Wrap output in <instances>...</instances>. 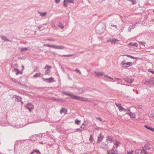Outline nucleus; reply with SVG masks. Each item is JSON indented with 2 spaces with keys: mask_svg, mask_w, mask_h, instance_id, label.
<instances>
[{
  "mask_svg": "<svg viewBox=\"0 0 154 154\" xmlns=\"http://www.w3.org/2000/svg\"><path fill=\"white\" fill-rule=\"evenodd\" d=\"M63 94L67 96H71V97L70 98H73L75 100L84 101H87L88 100V99L86 98L80 97L79 96L72 94L70 93H68L65 92H63Z\"/></svg>",
  "mask_w": 154,
  "mask_h": 154,
  "instance_id": "obj_1",
  "label": "nucleus"
},
{
  "mask_svg": "<svg viewBox=\"0 0 154 154\" xmlns=\"http://www.w3.org/2000/svg\"><path fill=\"white\" fill-rule=\"evenodd\" d=\"M121 64L124 68H126L131 66L132 65V63L131 62L125 63V60H124L122 62Z\"/></svg>",
  "mask_w": 154,
  "mask_h": 154,
  "instance_id": "obj_2",
  "label": "nucleus"
},
{
  "mask_svg": "<svg viewBox=\"0 0 154 154\" xmlns=\"http://www.w3.org/2000/svg\"><path fill=\"white\" fill-rule=\"evenodd\" d=\"M144 84L149 85L150 86H152L154 85V80H150L146 81L144 82Z\"/></svg>",
  "mask_w": 154,
  "mask_h": 154,
  "instance_id": "obj_3",
  "label": "nucleus"
},
{
  "mask_svg": "<svg viewBox=\"0 0 154 154\" xmlns=\"http://www.w3.org/2000/svg\"><path fill=\"white\" fill-rule=\"evenodd\" d=\"M104 137L103 135L102 134V133H100L99 136L98 137L97 140V142L98 143H100L103 140Z\"/></svg>",
  "mask_w": 154,
  "mask_h": 154,
  "instance_id": "obj_4",
  "label": "nucleus"
},
{
  "mask_svg": "<svg viewBox=\"0 0 154 154\" xmlns=\"http://www.w3.org/2000/svg\"><path fill=\"white\" fill-rule=\"evenodd\" d=\"M25 107L26 108L28 109L30 111H31V110L33 109V105L30 103H29L26 105L25 106Z\"/></svg>",
  "mask_w": 154,
  "mask_h": 154,
  "instance_id": "obj_5",
  "label": "nucleus"
},
{
  "mask_svg": "<svg viewBox=\"0 0 154 154\" xmlns=\"http://www.w3.org/2000/svg\"><path fill=\"white\" fill-rule=\"evenodd\" d=\"M65 48V47L63 45H54V48L56 49L63 50Z\"/></svg>",
  "mask_w": 154,
  "mask_h": 154,
  "instance_id": "obj_6",
  "label": "nucleus"
},
{
  "mask_svg": "<svg viewBox=\"0 0 154 154\" xmlns=\"http://www.w3.org/2000/svg\"><path fill=\"white\" fill-rule=\"evenodd\" d=\"M143 149L142 150L140 149H136L135 151V153L137 154H143Z\"/></svg>",
  "mask_w": 154,
  "mask_h": 154,
  "instance_id": "obj_7",
  "label": "nucleus"
},
{
  "mask_svg": "<svg viewBox=\"0 0 154 154\" xmlns=\"http://www.w3.org/2000/svg\"><path fill=\"white\" fill-rule=\"evenodd\" d=\"M13 97L17 99V100L18 102H21L22 103L23 102L21 101L22 97L17 95H14Z\"/></svg>",
  "mask_w": 154,
  "mask_h": 154,
  "instance_id": "obj_8",
  "label": "nucleus"
},
{
  "mask_svg": "<svg viewBox=\"0 0 154 154\" xmlns=\"http://www.w3.org/2000/svg\"><path fill=\"white\" fill-rule=\"evenodd\" d=\"M0 37L3 40H4L5 41H8L10 42H11V41L7 38V37L6 36H4L3 35H1L0 36Z\"/></svg>",
  "mask_w": 154,
  "mask_h": 154,
  "instance_id": "obj_9",
  "label": "nucleus"
},
{
  "mask_svg": "<svg viewBox=\"0 0 154 154\" xmlns=\"http://www.w3.org/2000/svg\"><path fill=\"white\" fill-rule=\"evenodd\" d=\"M54 78L53 77H51L49 78H46L44 79V80L45 82H48L49 83L53 81V80Z\"/></svg>",
  "mask_w": 154,
  "mask_h": 154,
  "instance_id": "obj_10",
  "label": "nucleus"
},
{
  "mask_svg": "<svg viewBox=\"0 0 154 154\" xmlns=\"http://www.w3.org/2000/svg\"><path fill=\"white\" fill-rule=\"evenodd\" d=\"M124 80L126 82L130 83H132L134 81V79L128 78H125Z\"/></svg>",
  "mask_w": 154,
  "mask_h": 154,
  "instance_id": "obj_11",
  "label": "nucleus"
},
{
  "mask_svg": "<svg viewBox=\"0 0 154 154\" xmlns=\"http://www.w3.org/2000/svg\"><path fill=\"white\" fill-rule=\"evenodd\" d=\"M101 147L103 149H107L108 147V146L107 144L102 143L101 144Z\"/></svg>",
  "mask_w": 154,
  "mask_h": 154,
  "instance_id": "obj_12",
  "label": "nucleus"
},
{
  "mask_svg": "<svg viewBox=\"0 0 154 154\" xmlns=\"http://www.w3.org/2000/svg\"><path fill=\"white\" fill-rule=\"evenodd\" d=\"M106 141H110V143H112L113 141V137L111 136H108L106 137Z\"/></svg>",
  "mask_w": 154,
  "mask_h": 154,
  "instance_id": "obj_13",
  "label": "nucleus"
},
{
  "mask_svg": "<svg viewBox=\"0 0 154 154\" xmlns=\"http://www.w3.org/2000/svg\"><path fill=\"white\" fill-rule=\"evenodd\" d=\"M112 154H118V152L115 148L114 146L111 150Z\"/></svg>",
  "mask_w": 154,
  "mask_h": 154,
  "instance_id": "obj_14",
  "label": "nucleus"
},
{
  "mask_svg": "<svg viewBox=\"0 0 154 154\" xmlns=\"http://www.w3.org/2000/svg\"><path fill=\"white\" fill-rule=\"evenodd\" d=\"M25 125H19L17 124H16L13 125V126L14 128H22Z\"/></svg>",
  "mask_w": 154,
  "mask_h": 154,
  "instance_id": "obj_15",
  "label": "nucleus"
},
{
  "mask_svg": "<svg viewBox=\"0 0 154 154\" xmlns=\"http://www.w3.org/2000/svg\"><path fill=\"white\" fill-rule=\"evenodd\" d=\"M13 72H15L16 75H18L19 74L21 73L20 71H19L18 69L16 68L14 69L13 70Z\"/></svg>",
  "mask_w": 154,
  "mask_h": 154,
  "instance_id": "obj_16",
  "label": "nucleus"
},
{
  "mask_svg": "<svg viewBox=\"0 0 154 154\" xmlns=\"http://www.w3.org/2000/svg\"><path fill=\"white\" fill-rule=\"evenodd\" d=\"M144 127L147 129L154 132V128H152L150 126H148L147 125H144Z\"/></svg>",
  "mask_w": 154,
  "mask_h": 154,
  "instance_id": "obj_17",
  "label": "nucleus"
},
{
  "mask_svg": "<svg viewBox=\"0 0 154 154\" xmlns=\"http://www.w3.org/2000/svg\"><path fill=\"white\" fill-rule=\"evenodd\" d=\"M95 75L97 76H102L103 75V72H94Z\"/></svg>",
  "mask_w": 154,
  "mask_h": 154,
  "instance_id": "obj_18",
  "label": "nucleus"
},
{
  "mask_svg": "<svg viewBox=\"0 0 154 154\" xmlns=\"http://www.w3.org/2000/svg\"><path fill=\"white\" fill-rule=\"evenodd\" d=\"M124 55L126 56L127 57H130V58H131L132 59H138V58L137 57H134L133 56H131V55H125V54Z\"/></svg>",
  "mask_w": 154,
  "mask_h": 154,
  "instance_id": "obj_19",
  "label": "nucleus"
},
{
  "mask_svg": "<svg viewBox=\"0 0 154 154\" xmlns=\"http://www.w3.org/2000/svg\"><path fill=\"white\" fill-rule=\"evenodd\" d=\"M129 45L132 46H134L136 47H137L138 46V44L136 42L134 43L133 42H130L129 43Z\"/></svg>",
  "mask_w": 154,
  "mask_h": 154,
  "instance_id": "obj_20",
  "label": "nucleus"
},
{
  "mask_svg": "<svg viewBox=\"0 0 154 154\" xmlns=\"http://www.w3.org/2000/svg\"><path fill=\"white\" fill-rule=\"evenodd\" d=\"M118 41V40H117L116 38H113L111 41V42L112 44H115L116 43V42Z\"/></svg>",
  "mask_w": 154,
  "mask_h": 154,
  "instance_id": "obj_21",
  "label": "nucleus"
},
{
  "mask_svg": "<svg viewBox=\"0 0 154 154\" xmlns=\"http://www.w3.org/2000/svg\"><path fill=\"white\" fill-rule=\"evenodd\" d=\"M69 3L67 2L66 0H64L63 1V4L64 6L65 7H67L68 6V4Z\"/></svg>",
  "mask_w": 154,
  "mask_h": 154,
  "instance_id": "obj_22",
  "label": "nucleus"
},
{
  "mask_svg": "<svg viewBox=\"0 0 154 154\" xmlns=\"http://www.w3.org/2000/svg\"><path fill=\"white\" fill-rule=\"evenodd\" d=\"M39 14L42 17H45L46 16L47 14L46 12H39Z\"/></svg>",
  "mask_w": 154,
  "mask_h": 154,
  "instance_id": "obj_23",
  "label": "nucleus"
},
{
  "mask_svg": "<svg viewBox=\"0 0 154 154\" xmlns=\"http://www.w3.org/2000/svg\"><path fill=\"white\" fill-rule=\"evenodd\" d=\"M41 75V73H36L34 75L33 77L35 78H36L37 77H40V75Z\"/></svg>",
  "mask_w": 154,
  "mask_h": 154,
  "instance_id": "obj_24",
  "label": "nucleus"
},
{
  "mask_svg": "<svg viewBox=\"0 0 154 154\" xmlns=\"http://www.w3.org/2000/svg\"><path fill=\"white\" fill-rule=\"evenodd\" d=\"M45 46L48 47L50 48H54V45H50L48 44H44Z\"/></svg>",
  "mask_w": 154,
  "mask_h": 154,
  "instance_id": "obj_25",
  "label": "nucleus"
},
{
  "mask_svg": "<svg viewBox=\"0 0 154 154\" xmlns=\"http://www.w3.org/2000/svg\"><path fill=\"white\" fill-rule=\"evenodd\" d=\"M137 24V23H136L135 24H134L130 25L129 26V28H130V29H134L135 28V26H136V25Z\"/></svg>",
  "mask_w": 154,
  "mask_h": 154,
  "instance_id": "obj_26",
  "label": "nucleus"
},
{
  "mask_svg": "<svg viewBox=\"0 0 154 154\" xmlns=\"http://www.w3.org/2000/svg\"><path fill=\"white\" fill-rule=\"evenodd\" d=\"M58 26L61 29H62L64 27V26L63 25L62 23L60 22H59L58 24Z\"/></svg>",
  "mask_w": 154,
  "mask_h": 154,
  "instance_id": "obj_27",
  "label": "nucleus"
},
{
  "mask_svg": "<svg viewBox=\"0 0 154 154\" xmlns=\"http://www.w3.org/2000/svg\"><path fill=\"white\" fill-rule=\"evenodd\" d=\"M75 55V54H68V55H62V57H71Z\"/></svg>",
  "mask_w": 154,
  "mask_h": 154,
  "instance_id": "obj_28",
  "label": "nucleus"
},
{
  "mask_svg": "<svg viewBox=\"0 0 154 154\" xmlns=\"http://www.w3.org/2000/svg\"><path fill=\"white\" fill-rule=\"evenodd\" d=\"M120 144V143L119 142H118L117 141H116L115 142V145L116 147L117 148L119 146V145Z\"/></svg>",
  "mask_w": 154,
  "mask_h": 154,
  "instance_id": "obj_29",
  "label": "nucleus"
},
{
  "mask_svg": "<svg viewBox=\"0 0 154 154\" xmlns=\"http://www.w3.org/2000/svg\"><path fill=\"white\" fill-rule=\"evenodd\" d=\"M50 72V69H47L45 73V75H49V73Z\"/></svg>",
  "mask_w": 154,
  "mask_h": 154,
  "instance_id": "obj_30",
  "label": "nucleus"
},
{
  "mask_svg": "<svg viewBox=\"0 0 154 154\" xmlns=\"http://www.w3.org/2000/svg\"><path fill=\"white\" fill-rule=\"evenodd\" d=\"M93 138L91 134L90 135V137L89 139V140L90 141L91 143H92L93 141Z\"/></svg>",
  "mask_w": 154,
  "mask_h": 154,
  "instance_id": "obj_31",
  "label": "nucleus"
},
{
  "mask_svg": "<svg viewBox=\"0 0 154 154\" xmlns=\"http://www.w3.org/2000/svg\"><path fill=\"white\" fill-rule=\"evenodd\" d=\"M28 49L26 48H21V52H23L28 50Z\"/></svg>",
  "mask_w": 154,
  "mask_h": 154,
  "instance_id": "obj_32",
  "label": "nucleus"
},
{
  "mask_svg": "<svg viewBox=\"0 0 154 154\" xmlns=\"http://www.w3.org/2000/svg\"><path fill=\"white\" fill-rule=\"evenodd\" d=\"M81 122L80 120H78L77 119H76L75 121V123L77 125H79Z\"/></svg>",
  "mask_w": 154,
  "mask_h": 154,
  "instance_id": "obj_33",
  "label": "nucleus"
},
{
  "mask_svg": "<svg viewBox=\"0 0 154 154\" xmlns=\"http://www.w3.org/2000/svg\"><path fill=\"white\" fill-rule=\"evenodd\" d=\"M79 93L82 94L84 92V90L83 88H80L79 90Z\"/></svg>",
  "mask_w": 154,
  "mask_h": 154,
  "instance_id": "obj_34",
  "label": "nucleus"
},
{
  "mask_svg": "<svg viewBox=\"0 0 154 154\" xmlns=\"http://www.w3.org/2000/svg\"><path fill=\"white\" fill-rule=\"evenodd\" d=\"M119 109L120 111H124L125 110V109H124L123 107L122 106L119 107Z\"/></svg>",
  "mask_w": 154,
  "mask_h": 154,
  "instance_id": "obj_35",
  "label": "nucleus"
},
{
  "mask_svg": "<svg viewBox=\"0 0 154 154\" xmlns=\"http://www.w3.org/2000/svg\"><path fill=\"white\" fill-rule=\"evenodd\" d=\"M144 148V149L145 148L146 149H150V147L148 146L147 145H145V147Z\"/></svg>",
  "mask_w": 154,
  "mask_h": 154,
  "instance_id": "obj_36",
  "label": "nucleus"
},
{
  "mask_svg": "<svg viewBox=\"0 0 154 154\" xmlns=\"http://www.w3.org/2000/svg\"><path fill=\"white\" fill-rule=\"evenodd\" d=\"M130 115L132 118H134L135 117V115L134 113H132L130 112Z\"/></svg>",
  "mask_w": 154,
  "mask_h": 154,
  "instance_id": "obj_37",
  "label": "nucleus"
},
{
  "mask_svg": "<svg viewBox=\"0 0 154 154\" xmlns=\"http://www.w3.org/2000/svg\"><path fill=\"white\" fill-rule=\"evenodd\" d=\"M75 71L79 73L80 75H82V73L79 70L77 69H76L75 70Z\"/></svg>",
  "mask_w": 154,
  "mask_h": 154,
  "instance_id": "obj_38",
  "label": "nucleus"
},
{
  "mask_svg": "<svg viewBox=\"0 0 154 154\" xmlns=\"http://www.w3.org/2000/svg\"><path fill=\"white\" fill-rule=\"evenodd\" d=\"M68 3H74V0H66Z\"/></svg>",
  "mask_w": 154,
  "mask_h": 154,
  "instance_id": "obj_39",
  "label": "nucleus"
},
{
  "mask_svg": "<svg viewBox=\"0 0 154 154\" xmlns=\"http://www.w3.org/2000/svg\"><path fill=\"white\" fill-rule=\"evenodd\" d=\"M65 110V108H62L60 111V113H62Z\"/></svg>",
  "mask_w": 154,
  "mask_h": 154,
  "instance_id": "obj_40",
  "label": "nucleus"
},
{
  "mask_svg": "<svg viewBox=\"0 0 154 154\" xmlns=\"http://www.w3.org/2000/svg\"><path fill=\"white\" fill-rule=\"evenodd\" d=\"M129 1H131L133 4H135L136 3V2L135 0H129Z\"/></svg>",
  "mask_w": 154,
  "mask_h": 154,
  "instance_id": "obj_41",
  "label": "nucleus"
},
{
  "mask_svg": "<svg viewBox=\"0 0 154 154\" xmlns=\"http://www.w3.org/2000/svg\"><path fill=\"white\" fill-rule=\"evenodd\" d=\"M11 80L14 82H15V83L18 82V81H17V80L16 79H12Z\"/></svg>",
  "mask_w": 154,
  "mask_h": 154,
  "instance_id": "obj_42",
  "label": "nucleus"
},
{
  "mask_svg": "<svg viewBox=\"0 0 154 154\" xmlns=\"http://www.w3.org/2000/svg\"><path fill=\"white\" fill-rule=\"evenodd\" d=\"M49 68L51 69V66H48V65H46L45 66V69H46L47 68Z\"/></svg>",
  "mask_w": 154,
  "mask_h": 154,
  "instance_id": "obj_43",
  "label": "nucleus"
},
{
  "mask_svg": "<svg viewBox=\"0 0 154 154\" xmlns=\"http://www.w3.org/2000/svg\"><path fill=\"white\" fill-rule=\"evenodd\" d=\"M116 106H117L119 108V107H120V106H121V105L120 104H119L116 103Z\"/></svg>",
  "mask_w": 154,
  "mask_h": 154,
  "instance_id": "obj_44",
  "label": "nucleus"
},
{
  "mask_svg": "<svg viewBox=\"0 0 154 154\" xmlns=\"http://www.w3.org/2000/svg\"><path fill=\"white\" fill-rule=\"evenodd\" d=\"M34 151L35 152H38L39 154H41L40 152L38 149H34Z\"/></svg>",
  "mask_w": 154,
  "mask_h": 154,
  "instance_id": "obj_45",
  "label": "nucleus"
},
{
  "mask_svg": "<svg viewBox=\"0 0 154 154\" xmlns=\"http://www.w3.org/2000/svg\"><path fill=\"white\" fill-rule=\"evenodd\" d=\"M96 119L99 120L100 122H102L103 121V119L100 117H97Z\"/></svg>",
  "mask_w": 154,
  "mask_h": 154,
  "instance_id": "obj_46",
  "label": "nucleus"
},
{
  "mask_svg": "<svg viewBox=\"0 0 154 154\" xmlns=\"http://www.w3.org/2000/svg\"><path fill=\"white\" fill-rule=\"evenodd\" d=\"M143 149L144 150V152H143V154H149L146 152L145 151V149H144V147L143 148Z\"/></svg>",
  "mask_w": 154,
  "mask_h": 154,
  "instance_id": "obj_47",
  "label": "nucleus"
},
{
  "mask_svg": "<svg viewBox=\"0 0 154 154\" xmlns=\"http://www.w3.org/2000/svg\"><path fill=\"white\" fill-rule=\"evenodd\" d=\"M148 71L149 72H150L153 74H154V71L151 70L150 69H149Z\"/></svg>",
  "mask_w": 154,
  "mask_h": 154,
  "instance_id": "obj_48",
  "label": "nucleus"
},
{
  "mask_svg": "<svg viewBox=\"0 0 154 154\" xmlns=\"http://www.w3.org/2000/svg\"><path fill=\"white\" fill-rule=\"evenodd\" d=\"M60 0H55V2L57 4L60 2Z\"/></svg>",
  "mask_w": 154,
  "mask_h": 154,
  "instance_id": "obj_49",
  "label": "nucleus"
},
{
  "mask_svg": "<svg viewBox=\"0 0 154 154\" xmlns=\"http://www.w3.org/2000/svg\"><path fill=\"white\" fill-rule=\"evenodd\" d=\"M140 43L141 45H143L144 46V45L145 44V42H140Z\"/></svg>",
  "mask_w": 154,
  "mask_h": 154,
  "instance_id": "obj_50",
  "label": "nucleus"
},
{
  "mask_svg": "<svg viewBox=\"0 0 154 154\" xmlns=\"http://www.w3.org/2000/svg\"><path fill=\"white\" fill-rule=\"evenodd\" d=\"M48 40L50 41H54L55 40L53 39H48Z\"/></svg>",
  "mask_w": 154,
  "mask_h": 154,
  "instance_id": "obj_51",
  "label": "nucleus"
},
{
  "mask_svg": "<svg viewBox=\"0 0 154 154\" xmlns=\"http://www.w3.org/2000/svg\"><path fill=\"white\" fill-rule=\"evenodd\" d=\"M84 123H83L82 125L81 126V127L82 128H85V127L84 126Z\"/></svg>",
  "mask_w": 154,
  "mask_h": 154,
  "instance_id": "obj_52",
  "label": "nucleus"
},
{
  "mask_svg": "<svg viewBox=\"0 0 154 154\" xmlns=\"http://www.w3.org/2000/svg\"><path fill=\"white\" fill-rule=\"evenodd\" d=\"M111 24V26H113L115 27L116 28H117V26H116V25H112V24Z\"/></svg>",
  "mask_w": 154,
  "mask_h": 154,
  "instance_id": "obj_53",
  "label": "nucleus"
},
{
  "mask_svg": "<svg viewBox=\"0 0 154 154\" xmlns=\"http://www.w3.org/2000/svg\"><path fill=\"white\" fill-rule=\"evenodd\" d=\"M45 143H43V142H39V143H38V144H44Z\"/></svg>",
  "mask_w": 154,
  "mask_h": 154,
  "instance_id": "obj_54",
  "label": "nucleus"
},
{
  "mask_svg": "<svg viewBox=\"0 0 154 154\" xmlns=\"http://www.w3.org/2000/svg\"><path fill=\"white\" fill-rule=\"evenodd\" d=\"M55 100H60V101H63V100L62 99H54Z\"/></svg>",
  "mask_w": 154,
  "mask_h": 154,
  "instance_id": "obj_55",
  "label": "nucleus"
},
{
  "mask_svg": "<svg viewBox=\"0 0 154 154\" xmlns=\"http://www.w3.org/2000/svg\"><path fill=\"white\" fill-rule=\"evenodd\" d=\"M128 154H133L132 153V151H130L128 152Z\"/></svg>",
  "mask_w": 154,
  "mask_h": 154,
  "instance_id": "obj_56",
  "label": "nucleus"
},
{
  "mask_svg": "<svg viewBox=\"0 0 154 154\" xmlns=\"http://www.w3.org/2000/svg\"><path fill=\"white\" fill-rule=\"evenodd\" d=\"M76 131H79L80 132H81L82 131V130H81L79 128H77L76 129Z\"/></svg>",
  "mask_w": 154,
  "mask_h": 154,
  "instance_id": "obj_57",
  "label": "nucleus"
},
{
  "mask_svg": "<svg viewBox=\"0 0 154 154\" xmlns=\"http://www.w3.org/2000/svg\"><path fill=\"white\" fill-rule=\"evenodd\" d=\"M14 66L17 67H18V65L17 64H14Z\"/></svg>",
  "mask_w": 154,
  "mask_h": 154,
  "instance_id": "obj_58",
  "label": "nucleus"
},
{
  "mask_svg": "<svg viewBox=\"0 0 154 154\" xmlns=\"http://www.w3.org/2000/svg\"><path fill=\"white\" fill-rule=\"evenodd\" d=\"M0 125L2 126H5V125L4 124H2L0 123Z\"/></svg>",
  "mask_w": 154,
  "mask_h": 154,
  "instance_id": "obj_59",
  "label": "nucleus"
},
{
  "mask_svg": "<svg viewBox=\"0 0 154 154\" xmlns=\"http://www.w3.org/2000/svg\"><path fill=\"white\" fill-rule=\"evenodd\" d=\"M152 116L154 117V112H153L152 113Z\"/></svg>",
  "mask_w": 154,
  "mask_h": 154,
  "instance_id": "obj_60",
  "label": "nucleus"
},
{
  "mask_svg": "<svg viewBox=\"0 0 154 154\" xmlns=\"http://www.w3.org/2000/svg\"><path fill=\"white\" fill-rule=\"evenodd\" d=\"M116 79L118 80H119L121 79H119L118 78H116Z\"/></svg>",
  "mask_w": 154,
  "mask_h": 154,
  "instance_id": "obj_61",
  "label": "nucleus"
},
{
  "mask_svg": "<svg viewBox=\"0 0 154 154\" xmlns=\"http://www.w3.org/2000/svg\"><path fill=\"white\" fill-rule=\"evenodd\" d=\"M61 69H62V70L63 72H64V69H63V68L62 67V68H61Z\"/></svg>",
  "mask_w": 154,
  "mask_h": 154,
  "instance_id": "obj_62",
  "label": "nucleus"
},
{
  "mask_svg": "<svg viewBox=\"0 0 154 154\" xmlns=\"http://www.w3.org/2000/svg\"><path fill=\"white\" fill-rule=\"evenodd\" d=\"M108 78H110V79H113V78H112L111 77H110V76H108Z\"/></svg>",
  "mask_w": 154,
  "mask_h": 154,
  "instance_id": "obj_63",
  "label": "nucleus"
},
{
  "mask_svg": "<svg viewBox=\"0 0 154 154\" xmlns=\"http://www.w3.org/2000/svg\"><path fill=\"white\" fill-rule=\"evenodd\" d=\"M131 29H130V28L128 29V31L130 32L131 31Z\"/></svg>",
  "mask_w": 154,
  "mask_h": 154,
  "instance_id": "obj_64",
  "label": "nucleus"
}]
</instances>
